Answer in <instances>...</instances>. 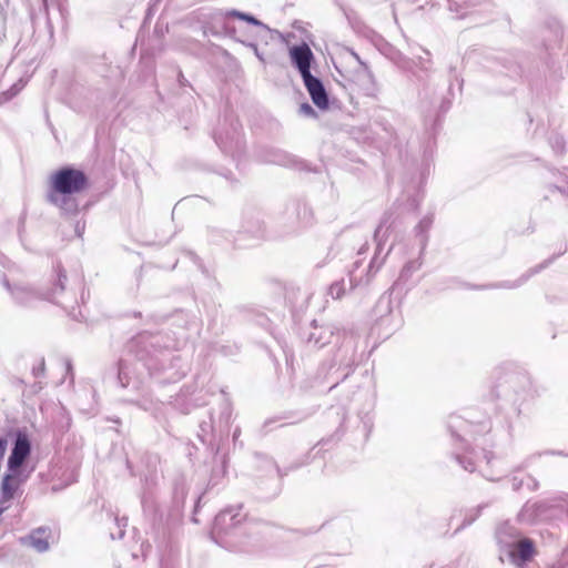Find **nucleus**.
<instances>
[{
  "instance_id": "b1692460",
  "label": "nucleus",
  "mask_w": 568,
  "mask_h": 568,
  "mask_svg": "<svg viewBox=\"0 0 568 568\" xmlns=\"http://www.w3.org/2000/svg\"><path fill=\"white\" fill-rule=\"evenodd\" d=\"M253 49H254V52L256 54V57L261 60V61H264L263 57L261 55V53L258 52L257 50V47L255 44H252Z\"/></svg>"
},
{
  "instance_id": "c85d7f7f",
  "label": "nucleus",
  "mask_w": 568,
  "mask_h": 568,
  "mask_svg": "<svg viewBox=\"0 0 568 568\" xmlns=\"http://www.w3.org/2000/svg\"><path fill=\"white\" fill-rule=\"evenodd\" d=\"M4 508H0V515L3 513Z\"/></svg>"
},
{
  "instance_id": "412c9836",
  "label": "nucleus",
  "mask_w": 568,
  "mask_h": 568,
  "mask_svg": "<svg viewBox=\"0 0 568 568\" xmlns=\"http://www.w3.org/2000/svg\"><path fill=\"white\" fill-rule=\"evenodd\" d=\"M8 442L6 438L0 437V458L2 459L7 450Z\"/></svg>"
},
{
  "instance_id": "f257e3e1",
  "label": "nucleus",
  "mask_w": 568,
  "mask_h": 568,
  "mask_svg": "<svg viewBox=\"0 0 568 568\" xmlns=\"http://www.w3.org/2000/svg\"><path fill=\"white\" fill-rule=\"evenodd\" d=\"M51 190L48 200L61 209L64 213L75 214L78 202L73 194L80 193L88 187V178L83 171L65 166L51 175Z\"/></svg>"
},
{
  "instance_id": "4be33fe9",
  "label": "nucleus",
  "mask_w": 568,
  "mask_h": 568,
  "mask_svg": "<svg viewBox=\"0 0 568 568\" xmlns=\"http://www.w3.org/2000/svg\"><path fill=\"white\" fill-rule=\"evenodd\" d=\"M368 78H369L371 80H373V77H372V74H371V73H368ZM376 93H377V88H376V85H375L374 81H372V87H371L369 89H367V95H372V97H374Z\"/></svg>"
},
{
  "instance_id": "39448f33",
  "label": "nucleus",
  "mask_w": 568,
  "mask_h": 568,
  "mask_svg": "<svg viewBox=\"0 0 568 568\" xmlns=\"http://www.w3.org/2000/svg\"><path fill=\"white\" fill-rule=\"evenodd\" d=\"M292 63L297 68L301 77L311 73V63L314 59L313 52L306 43L294 45L290 49Z\"/></svg>"
},
{
  "instance_id": "9d476101",
  "label": "nucleus",
  "mask_w": 568,
  "mask_h": 568,
  "mask_svg": "<svg viewBox=\"0 0 568 568\" xmlns=\"http://www.w3.org/2000/svg\"><path fill=\"white\" fill-rule=\"evenodd\" d=\"M534 552L532 542L529 539H523L516 544L515 549L510 551L513 557H518L521 561H527Z\"/></svg>"
},
{
  "instance_id": "0eeeda50",
  "label": "nucleus",
  "mask_w": 568,
  "mask_h": 568,
  "mask_svg": "<svg viewBox=\"0 0 568 568\" xmlns=\"http://www.w3.org/2000/svg\"><path fill=\"white\" fill-rule=\"evenodd\" d=\"M51 530L47 527L33 529L28 536L20 539L22 545L33 548L37 552H45L50 548Z\"/></svg>"
},
{
  "instance_id": "cd10ccee",
  "label": "nucleus",
  "mask_w": 568,
  "mask_h": 568,
  "mask_svg": "<svg viewBox=\"0 0 568 568\" xmlns=\"http://www.w3.org/2000/svg\"><path fill=\"white\" fill-rule=\"evenodd\" d=\"M123 535H124L123 530H120V532H119V538H122V537H123Z\"/></svg>"
},
{
  "instance_id": "6ab92c4d",
  "label": "nucleus",
  "mask_w": 568,
  "mask_h": 568,
  "mask_svg": "<svg viewBox=\"0 0 568 568\" xmlns=\"http://www.w3.org/2000/svg\"><path fill=\"white\" fill-rule=\"evenodd\" d=\"M457 460H458V463H460L463 465L464 469L467 471L471 473L476 468L475 464L471 460H468L467 464H464V460L460 456H457Z\"/></svg>"
},
{
  "instance_id": "a878e982",
  "label": "nucleus",
  "mask_w": 568,
  "mask_h": 568,
  "mask_svg": "<svg viewBox=\"0 0 568 568\" xmlns=\"http://www.w3.org/2000/svg\"><path fill=\"white\" fill-rule=\"evenodd\" d=\"M410 270V264L405 265L403 272H408Z\"/></svg>"
},
{
  "instance_id": "2eb2a0df",
  "label": "nucleus",
  "mask_w": 568,
  "mask_h": 568,
  "mask_svg": "<svg viewBox=\"0 0 568 568\" xmlns=\"http://www.w3.org/2000/svg\"><path fill=\"white\" fill-rule=\"evenodd\" d=\"M432 223H433L432 217L426 216L423 220H420V222L416 226V233H417V236H420V244L423 246L425 245L426 240H427L424 234L429 230Z\"/></svg>"
},
{
  "instance_id": "393cba45",
  "label": "nucleus",
  "mask_w": 568,
  "mask_h": 568,
  "mask_svg": "<svg viewBox=\"0 0 568 568\" xmlns=\"http://www.w3.org/2000/svg\"><path fill=\"white\" fill-rule=\"evenodd\" d=\"M528 510H529V507H528V506H526V507L523 509V511H521V514H520V517H524V516H525V514H526Z\"/></svg>"
},
{
  "instance_id": "423d86ee",
  "label": "nucleus",
  "mask_w": 568,
  "mask_h": 568,
  "mask_svg": "<svg viewBox=\"0 0 568 568\" xmlns=\"http://www.w3.org/2000/svg\"><path fill=\"white\" fill-rule=\"evenodd\" d=\"M302 79L313 103L320 109H326L328 106V95L322 81L312 73L302 77Z\"/></svg>"
},
{
  "instance_id": "1a4fd4ad",
  "label": "nucleus",
  "mask_w": 568,
  "mask_h": 568,
  "mask_svg": "<svg viewBox=\"0 0 568 568\" xmlns=\"http://www.w3.org/2000/svg\"><path fill=\"white\" fill-rule=\"evenodd\" d=\"M18 478L16 473L6 474L1 480V495L4 501L13 498L16 490L18 489Z\"/></svg>"
},
{
  "instance_id": "6e6552de",
  "label": "nucleus",
  "mask_w": 568,
  "mask_h": 568,
  "mask_svg": "<svg viewBox=\"0 0 568 568\" xmlns=\"http://www.w3.org/2000/svg\"><path fill=\"white\" fill-rule=\"evenodd\" d=\"M335 333V327L333 325H324L321 327H314V332H312L308 336V342L313 343L317 347H323L331 343V339Z\"/></svg>"
},
{
  "instance_id": "9b49d317",
  "label": "nucleus",
  "mask_w": 568,
  "mask_h": 568,
  "mask_svg": "<svg viewBox=\"0 0 568 568\" xmlns=\"http://www.w3.org/2000/svg\"><path fill=\"white\" fill-rule=\"evenodd\" d=\"M11 293L16 301L22 305H29L38 298L37 293L29 287L18 286Z\"/></svg>"
},
{
  "instance_id": "f03ea898",
  "label": "nucleus",
  "mask_w": 568,
  "mask_h": 568,
  "mask_svg": "<svg viewBox=\"0 0 568 568\" xmlns=\"http://www.w3.org/2000/svg\"><path fill=\"white\" fill-rule=\"evenodd\" d=\"M31 453V443L24 432L19 430L16 435L13 448L8 459V469L17 473Z\"/></svg>"
},
{
  "instance_id": "7ed1b4c3",
  "label": "nucleus",
  "mask_w": 568,
  "mask_h": 568,
  "mask_svg": "<svg viewBox=\"0 0 568 568\" xmlns=\"http://www.w3.org/2000/svg\"><path fill=\"white\" fill-rule=\"evenodd\" d=\"M242 506H232L220 511L214 519V531L217 534H229V531L240 525L244 515L241 513Z\"/></svg>"
},
{
  "instance_id": "f3484780",
  "label": "nucleus",
  "mask_w": 568,
  "mask_h": 568,
  "mask_svg": "<svg viewBox=\"0 0 568 568\" xmlns=\"http://www.w3.org/2000/svg\"><path fill=\"white\" fill-rule=\"evenodd\" d=\"M126 369L128 367L125 366V364L120 363L118 377L119 382L123 387H126L129 384V376Z\"/></svg>"
},
{
  "instance_id": "bb28decb",
  "label": "nucleus",
  "mask_w": 568,
  "mask_h": 568,
  "mask_svg": "<svg viewBox=\"0 0 568 568\" xmlns=\"http://www.w3.org/2000/svg\"><path fill=\"white\" fill-rule=\"evenodd\" d=\"M477 516H478V511L476 513V515H475V516H473V517L468 520V524L473 523Z\"/></svg>"
},
{
  "instance_id": "f8f14e48",
  "label": "nucleus",
  "mask_w": 568,
  "mask_h": 568,
  "mask_svg": "<svg viewBox=\"0 0 568 568\" xmlns=\"http://www.w3.org/2000/svg\"><path fill=\"white\" fill-rule=\"evenodd\" d=\"M215 141L223 152L231 154H234L242 145V140L239 134L233 135L230 141L224 140L222 135H217Z\"/></svg>"
},
{
  "instance_id": "dca6fc26",
  "label": "nucleus",
  "mask_w": 568,
  "mask_h": 568,
  "mask_svg": "<svg viewBox=\"0 0 568 568\" xmlns=\"http://www.w3.org/2000/svg\"><path fill=\"white\" fill-rule=\"evenodd\" d=\"M329 295L333 298H341L345 293V286L343 282H335L329 286L328 290Z\"/></svg>"
},
{
  "instance_id": "4468645a",
  "label": "nucleus",
  "mask_w": 568,
  "mask_h": 568,
  "mask_svg": "<svg viewBox=\"0 0 568 568\" xmlns=\"http://www.w3.org/2000/svg\"><path fill=\"white\" fill-rule=\"evenodd\" d=\"M225 17H233V18H237L240 20H243V21H246L253 26H258V27H263V28H266V26L261 22L260 20H257L255 17L248 14V13H244V12H241L239 10H229L225 12Z\"/></svg>"
},
{
  "instance_id": "aec40b11",
  "label": "nucleus",
  "mask_w": 568,
  "mask_h": 568,
  "mask_svg": "<svg viewBox=\"0 0 568 568\" xmlns=\"http://www.w3.org/2000/svg\"><path fill=\"white\" fill-rule=\"evenodd\" d=\"M565 143L560 136H556L555 141L552 143V148L556 149L558 152H561L564 150Z\"/></svg>"
},
{
  "instance_id": "20e7f679",
  "label": "nucleus",
  "mask_w": 568,
  "mask_h": 568,
  "mask_svg": "<svg viewBox=\"0 0 568 568\" xmlns=\"http://www.w3.org/2000/svg\"><path fill=\"white\" fill-rule=\"evenodd\" d=\"M389 216L385 215L382 221L379 222L378 226L375 230L374 233V240L376 242V251L373 260L369 263V272L374 270V273H376L381 266L383 265L385 261V256L382 260H378V255L382 252L384 243L388 239V231L390 225L388 224Z\"/></svg>"
},
{
  "instance_id": "a211bd4d",
  "label": "nucleus",
  "mask_w": 568,
  "mask_h": 568,
  "mask_svg": "<svg viewBox=\"0 0 568 568\" xmlns=\"http://www.w3.org/2000/svg\"><path fill=\"white\" fill-rule=\"evenodd\" d=\"M6 38V20L3 16L0 13V45L4 42Z\"/></svg>"
},
{
  "instance_id": "5701e85b",
  "label": "nucleus",
  "mask_w": 568,
  "mask_h": 568,
  "mask_svg": "<svg viewBox=\"0 0 568 568\" xmlns=\"http://www.w3.org/2000/svg\"><path fill=\"white\" fill-rule=\"evenodd\" d=\"M301 111H302L304 114H307V115H310V114H313V113H314L313 108H312L308 103H303V104L301 105Z\"/></svg>"
},
{
  "instance_id": "ddd939ff",
  "label": "nucleus",
  "mask_w": 568,
  "mask_h": 568,
  "mask_svg": "<svg viewBox=\"0 0 568 568\" xmlns=\"http://www.w3.org/2000/svg\"><path fill=\"white\" fill-rule=\"evenodd\" d=\"M65 281H67L65 273L62 271H59L58 283L54 285L53 290L50 293H48L43 296V298L49 300L54 303H60V301L58 300V295H59V293L63 292Z\"/></svg>"
}]
</instances>
